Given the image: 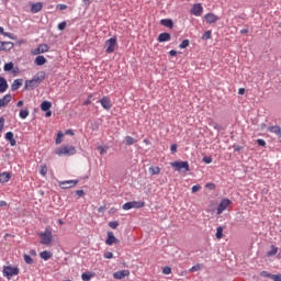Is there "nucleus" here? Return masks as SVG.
Masks as SVG:
<instances>
[{"label":"nucleus","mask_w":281,"mask_h":281,"mask_svg":"<svg viewBox=\"0 0 281 281\" xmlns=\"http://www.w3.org/2000/svg\"><path fill=\"white\" fill-rule=\"evenodd\" d=\"M38 236L41 238V241H40L41 245H46L47 247L52 245V240H53L52 228L46 227L45 232L40 233Z\"/></svg>","instance_id":"obj_1"},{"label":"nucleus","mask_w":281,"mask_h":281,"mask_svg":"<svg viewBox=\"0 0 281 281\" xmlns=\"http://www.w3.org/2000/svg\"><path fill=\"white\" fill-rule=\"evenodd\" d=\"M178 172H190V164L188 161H173L170 164Z\"/></svg>","instance_id":"obj_2"},{"label":"nucleus","mask_w":281,"mask_h":281,"mask_svg":"<svg viewBox=\"0 0 281 281\" xmlns=\"http://www.w3.org/2000/svg\"><path fill=\"white\" fill-rule=\"evenodd\" d=\"M42 75L40 77H36L32 80H27L25 82V88L26 89H36V87H38V85H41V82H43V80H45V72H41Z\"/></svg>","instance_id":"obj_3"},{"label":"nucleus","mask_w":281,"mask_h":281,"mask_svg":"<svg viewBox=\"0 0 281 281\" xmlns=\"http://www.w3.org/2000/svg\"><path fill=\"white\" fill-rule=\"evenodd\" d=\"M56 155L63 157V155L71 156L76 155V147L74 146H64L56 150Z\"/></svg>","instance_id":"obj_4"},{"label":"nucleus","mask_w":281,"mask_h":281,"mask_svg":"<svg viewBox=\"0 0 281 281\" xmlns=\"http://www.w3.org/2000/svg\"><path fill=\"white\" fill-rule=\"evenodd\" d=\"M117 46V37H111L105 41V52L106 54H113L115 47Z\"/></svg>","instance_id":"obj_5"},{"label":"nucleus","mask_w":281,"mask_h":281,"mask_svg":"<svg viewBox=\"0 0 281 281\" xmlns=\"http://www.w3.org/2000/svg\"><path fill=\"white\" fill-rule=\"evenodd\" d=\"M145 205H146L145 202L132 201V202H127V203L123 204L122 209L125 211H128V210H133V209L144 207Z\"/></svg>","instance_id":"obj_6"},{"label":"nucleus","mask_w":281,"mask_h":281,"mask_svg":"<svg viewBox=\"0 0 281 281\" xmlns=\"http://www.w3.org/2000/svg\"><path fill=\"white\" fill-rule=\"evenodd\" d=\"M3 276L4 278H8V280H10V278H13V276H19V268L5 266L3 268Z\"/></svg>","instance_id":"obj_7"},{"label":"nucleus","mask_w":281,"mask_h":281,"mask_svg":"<svg viewBox=\"0 0 281 281\" xmlns=\"http://www.w3.org/2000/svg\"><path fill=\"white\" fill-rule=\"evenodd\" d=\"M49 52V45L47 44H40L37 48L31 50L32 56H38L41 54H45Z\"/></svg>","instance_id":"obj_8"},{"label":"nucleus","mask_w":281,"mask_h":281,"mask_svg":"<svg viewBox=\"0 0 281 281\" xmlns=\"http://www.w3.org/2000/svg\"><path fill=\"white\" fill-rule=\"evenodd\" d=\"M229 205H232V200H229V199H223V200L220 202L218 206H217V214H218V215L223 214V212H224L225 210H227V207H229Z\"/></svg>","instance_id":"obj_9"},{"label":"nucleus","mask_w":281,"mask_h":281,"mask_svg":"<svg viewBox=\"0 0 281 281\" xmlns=\"http://www.w3.org/2000/svg\"><path fill=\"white\" fill-rule=\"evenodd\" d=\"M78 186V180H66L59 182V188L63 190H69V188H76Z\"/></svg>","instance_id":"obj_10"},{"label":"nucleus","mask_w":281,"mask_h":281,"mask_svg":"<svg viewBox=\"0 0 281 281\" xmlns=\"http://www.w3.org/2000/svg\"><path fill=\"white\" fill-rule=\"evenodd\" d=\"M190 14L193 16H201L203 14V4L195 3L190 10Z\"/></svg>","instance_id":"obj_11"},{"label":"nucleus","mask_w":281,"mask_h":281,"mask_svg":"<svg viewBox=\"0 0 281 281\" xmlns=\"http://www.w3.org/2000/svg\"><path fill=\"white\" fill-rule=\"evenodd\" d=\"M131 276V270H119L113 273L114 280H124V278H128Z\"/></svg>","instance_id":"obj_12"},{"label":"nucleus","mask_w":281,"mask_h":281,"mask_svg":"<svg viewBox=\"0 0 281 281\" xmlns=\"http://www.w3.org/2000/svg\"><path fill=\"white\" fill-rule=\"evenodd\" d=\"M204 19H205L206 23H209V25H212V23H216L217 21H220L221 18H218V15H216L214 13H206L204 15Z\"/></svg>","instance_id":"obj_13"},{"label":"nucleus","mask_w":281,"mask_h":281,"mask_svg":"<svg viewBox=\"0 0 281 281\" xmlns=\"http://www.w3.org/2000/svg\"><path fill=\"white\" fill-rule=\"evenodd\" d=\"M117 243H120V239H117L115 237V235L113 234V232H109L108 233V238L105 240V244H108L109 246L111 245H117Z\"/></svg>","instance_id":"obj_14"},{"label":"nucleus","mask_w":281,"mask_h":281,"mask_svg":"<svg viewBox=\"0 0 281 281\" xmlns=\"http://www.w3.org/2000/svg\"><path fill=\"white\" fill-rule=\"evenodd\" d=\"M100 102L101 106L105 109V111H110L111 106H113V103H111V99L109 97H103Z\"/></svg>","instance_id":"obj_15"},{"label":"nucleus","mask_w":281,"mask_h":281,"mask_svg":"<svg viewBox=\"0 0 281 281\" xmlns=\"http://www.w3.org/2000/svg\"><path fill=\"white\" fill-rule=\"evenodd\" d=\"M14 47L12 42H0V52H10Z\"/></svg>","instance_id":"obj_16"},{"label":"nucleus","mask_w":281,"mask_h":281,"mask_svg":"<svg viewBox=\"0 0 281 281\" xmlns=\"http://www.w3.org/2000/svg\"><path fill=\"white\" fill-rule=\"evenodd\" d=\"M9 102H12V94H5L2 99H0V109L5 108Z\"/></svg>","instance_id":"obj_17"},{"label":"nucleus","mask_w":281,"mask_h":281,"mask_svg":"<svg viewBox=\"0 0 281 281\" xmlns=\"http://www.w3.org/2000/svg\"><path fill=\"white\" fill-rule=\"evenodd\" d=\"M170 38H171L170 33H160L158 35L157 41H158V43H168V41H170Z\"/></svg>","instance_id":"obj_18"},{"label":"nucleus","mask_w":281,"mask_h":281,"mask_svg":"<svg viewBox=\"0 0 281 281\" xmlns=\"http://www.w3.org/2000/svg\"><path fill=\"white\" fill-rule=\"evenodd\" d=\"M10 179H12V175L10 172L4 171L0 173V183H8Z\"/></svg>","instance_id":"obj_19"},{"label":"nucleus","mask_w":281,"mask_h":281,"mask_svg":"<svg viewBox=\"0 0 281 281\" xmlns=\"http://www.w3.org/2000/svg\"><path fill=\"white\" fill-rule=\"evenodd\" d=\"M7 142H10V146H16V139H14V133L8 132L4 136Z\"/></svg>","instance_id":"obj_20"},{"label":"nucleus","mask_w":281,"mask_h":281,"mask_svg":"<svg viewBox=\"0 0 281 281\" xmlns=\"http://www.w3.org/2000/svg\"><path fill=\"white\" fill-rule=\"evenodd\" d=\"M21 87H23V79H15L11 85V90L16 91L18 89H21Z\"/></svg>","instance_id":"obj_21"},{"label":"nucleus","mask_w":281,"mask_h":281,"mask_svg":"<svg viewBox=\"0 0 281 281\" xmlns=\"http://www.w3.org/2000/svg\"><path fill=\"white\" fill-rule=\"evenodd\" d=\"M8 91V81L5 78L0 77V93H5Z\"/></svg>","instance_id":"obj_22"},{"label":"nucleus","mask_w":281,"mask_h":281,"mask_svg":"<svg viewBox=\"0 0 281 281\" xmlns=\"http://www.w3.org/2000/svg\"><path fill=\"white\" fill-rule=\"evenodd\" d=\"M160 25H164V27H169V30H172V27H175V23L170 19H162L160 21Z\"/></svg>","instance_id":"obj_23"},{"label":"nucleus","mask_w":281,"mask_h":281,"mask_svg":"<svg viewBox=\"0 0 281 281\" xmlns=\"http://www.w3.org/2000/svg\"><path fill=\"white\" fill-rule=\"evenodd\" d=\"M42 10H43V3L36 2V3L32 4L31 12H33V14H36L37 12H41Z\"/></svg>","instance_id":"obj_24"},{"label":"nucleus","mask_w":281,"mask_h":281,"mask_svg":"<svg viewBox=\"0 0 281 281\" xmlns=\"http://www.w3.org/2000/svg\"><path fill=\"white\" fill-rule=\"evenodd\" d=\"M268 131L270 133H274V135H277V137H281V127L280 126H278V125L270 126V127H268Z\"/></svg>","instance_id":"obj_25"},{"label":"nucleus","mask_w":281,"mask_h":281,"mask_svg":"<svg viewBox=\"0 0 281 281\" xmlns=\"http://www.w3.org/2000/svg\"><path fill=\"white\" fill-rule=\"evenodd\" d=\"M46 63H47V59L43 55H38L35 58V65H37V67H42V65H45Z\"/></svg>","instance_id":"obj_26"},{"label":"nucleus","mask_w":281,"mask_h":281,"mask_svg":"<svg viewBox=\"0 0 281 281\" xmlns=\"http://www.w3.org/2000/svg\"><path fill=\"white\" fill-rule=\"evenodd\" d=\"M278 255V247L271 246L270 250L267 252V258H273V256Z\"/></svg>","instance_id":"obj_27"},{"label":"nucleus","mask_w":281,"mask_h":281,"mask_svg":"<svg viewBox=\"0 0 281 281\" xmlns=\"http://www.w3.org/2000/svg\"><path fill=\"white\" fill-rule=\"evenodd\" d=\"M49 109H52V102L49 101H43L41 103V110L42 111H49Z\"/></svg>","instance_id":"obj_28"},{"label":"nucleus","mask_w":281,"mask_h":281,"mask_svg":"<svg viewBox=\"0 0 281 281\" xmlns=\"http://www.w3.org/2000/svg\"><path fill=\"white\" fill-rule=\"evenodd\" d=\"M40 258H42V260H49V258H52V252L44 250L40 254Z\"/></svg>","instance_id":"obj_29"},{"label":"nucleus","mask_w":281,"mask_h":281,"mask_svg":"<svg viewBox=\"0 0 281 281\" xmlns=\"http://www.w3.org/2000/svg\"><path fill=\"white\" fill-rule=\"evenodd\" d=\"M161 168L159 167H149V175L155 176V175H160Z\"/></svg>","instance_id":"obj_30"},{"label":"nucleus","mask_w":281,"mask_h":281,"mask_svg":"<svg viewBox=\"0 0 281 281\" xmlns=\"http://www.w3.org/2000/svg\"><path fill=\"white\" fill-rule=\"evenodd\" d=\"M40 175H42V177L47 176V165L44 164L40 166Z\"/></svg>","instance_id":"obj_31"},{"label":"nucleus","mask_w":281,"mask_h":281,"mask_svg":"<svg viewBox=\"0 0 281 281\" xmlns=\"http://www.w3.org/2000/svg\"><path fill=\"white\" fill-rule=\"evenodd\" d=\"M202 269H203V265L198 263V265L191 267L189 271H190L191 273H194L195 271H201Z\"/></svg>","instance_id":"obj_32"},{"label":"nucleus","mask_w":281,"mask_h":281,"mask_svg":"<svg viewBox=\"0 0 281 281\" xmlns=\"http://www.w3.org/2000/svg\"><path fill=\"white\" fill-rule=\"evenodd\" d=\"M217 240H221V238H223V226H218L216 228V234H215Z\"/></svg>","instance_id":"obj_33"},{"label":"nucleus","mask_w":281,"mask_h":281,"mask_svg":"<svg viewBox=\"0 0 281 281\" xmlns=\"http://www.w3.org/2000/svg\"><path fill=\"white\" fill-rule=\"evenodd\" d=\"M187 47H190V40H183L179 45L180 49H186Z\"/></svg>","instance_id":"obj_34"},{"label":"nucleus","mask_w":281,"mask_h":281,"mask_svg":"<svg viewBox=\"0 0 281 281\" xmlns=\"http://www.w3.org/2000/svg\"><path fill=\"white\" fill-rule=\"evenodd\" d=\"M12 69H14V63H12V61L5 64L3 67L4 71H12Z\"/></svg>","instance_id":"obj_35"},{"label":"nucleus","mask_w":281,"mask_h":281,"mask_svg":"<svg viewBox=\"0 0 281 281\" xmlns=\"http://www.w3.org/2000/svg\"><path fill=\"white\" fill-rule=\"evenodd\" d=\"M125 144L126 146H133V144H135V138H133L132 136H126Z\"/></svg>","instance_id":"obj_36"},{"label":"nucleus","mask_w":281,"mask_h":281,"mask_svg":"<svg viewBox=\"0 0 281 281\" xmlns=\"http://www.w3.org/2000/svg\"><path fill=\"white\" fill-rule=\"evenodd\" d=\"M30 115V111L27 110H21L20 111V117L21 120H26V117Z\"/></svg>","instance_id":"obj_37"},{"label":"nucleus","mask_w":281,"mask_h":281,"mask_svg":"<svg viewBox=\"0 0 281 281\" xmlns=\"http://www.w3.org/2000/svg\"><path fill=\"white\" fill-rule=\"evenodd\" d=\"M24 262H26V265H34V259H32L30 255H24Z\"/></svg>","instance_id":"obj_38"},{"label":"nucleus","mask_w":281,"mask_h":281,"mask_svg":"<svg viewBox=\"0 0 281 281\" xmlns=\"http://www.w3.org/2000/svg\"><path fill=\"white\" fill-rule=\"evenodd\" d=\"M109 227H111V229H117V227H120V223L116 221L110 222Z\"/></svg>","instance_id":"obj_39"},{"label":"nucleus","mask_w":281,"mask_h":281,"mask_svg":"<svg viewBox=\"0 0 281 281\" xmlns=\"http://www.w3.org/2000/svg\"><path fill=\"white\" fill-rule=\"evenodd\" d=\"M91 278H92V276L89 274V273H87V272H83V273L81 274V279H82L83 281H90Z\"/></svg>","instance_id":"obj_40"},{"label":"nucleus","mask_w":281,"mask_h":281,"mask_svg":"<svg viewBox=\"0 0 281 281\" xmlns=\"http://www.w3.org/2000/svg\"><path fill=\"white\" fill-rule=\"evenodd\" d=\"M202 38H203L204 41H209V38H212V31H206V32L203 34Z\"/></svg>","instance_id":"obj_41"},{"label":"nucleus","mask_w":281,"mask_h":281,"mask_svg":"<svg viewBox=\"0 0 281 281\" xmlns=\"http://www.w3.org/2000/svg\"><path fill=\"white\" fill-rule=\"evenodd\" d=\"M162 273H164V276H170V273H172V268H170V267H165V268L162 269Z\"/></svg>","instance_id":"obj_42"},{"label":"nucleus","mask_w":281,"mask_h":281,"mask_svg":"<svg viewBox=\"0 0 281 281\" xmlns=\"http://www.w3.org/2000/svg\"><path fill=\"white\" fill-rule=\"evenodd\" d=\"M63 137H64V134L59 132V133L57 134V138H56V140H55L56 144H61V143H63Z\"/></svg>","instance_id":"obj_43"},{"label":"nucleus","mask_w":281,"mask_h":281,"mask_svg":"<svg viewBox=\"0 0 281 281\" xmlns=\"http://www.w3.org/2000/svg\"><path fill=\"white\" fill-rule=\"evenodd\" d=\"M261 278H270L273 277V274L269 273L268 271H261L260 272Z\"/></svg>","instance_id":"obj_44"},{"label":"nucleus","mask_w":281,"mask_h":281,"mask_svg":"<svg viewBox=\"0 0 281 281\" xmlns=\"http://www.w3.org/2000/svg\"><path fill=\"white\" fill-rule=\"evenodd\" d=\"M91 98H93V94H89L87 100L83 102V106H89L91 104Z\"/></svg>","instance_id":"obj_45"},{"label":"nucleus","mask_w":281,"mask_h":281,"mask_svg":"<svg viewBox=\"0 0 281 281\" xmlns=\"http://www.w3.org/2000/svg\"><path fill=\"white\" fill-rule=\"evenodd\" d=\"M103 257H104L106 260H111V258H113V252L106 251V252L103 254Z\"/></svg>","instance_id":"obj_46"},{"label":"nucleus","mask_w":281,"mask_h":281,"mask_svg":"<svg viewBox=\"0 0 281 281\" xmlns=\"http://www.w3.org/2000/svg\"><path fill=\"white\" fill-rule=\"evenodd\" d=\"M205 188H207V190H216V184L209 182L205 184Z\"/></svg>","instance_id":"obj_47"},{"label":"nucleus","mask_w":281,"mask_h":281,"mask_svg":"<svg viewBox=\"0 0 281 281\" xmlns=\"http://www.w3.org/2000/svg\"><path fill=\"white\" fill-rule=\"evenodd\" d=\"M3 126H5V119L3 116L0 117V133L3 131Z\"/></svg>","instance_id":"obj_48"},{"label":"nucleus","mask_w":281,"mask_h":281,"mask_svg":"<svg viewBox=\"0 0 281 281\" xmlns=\"http://www.w3.org/2000/svg\"><path fill=\"white\" fill-rule=\"evenodd\" d=\"M67 27V22H61L58 24V30L63 31Z\"/></svg>","instance_id":"obj_49"},{"label":"nucleus","mask_w":281,"mask_h":281,"mask_svg":"<svg viewBox=\"0 0 281 281\" xmlns=\"http://www.w3.org/2000/svg\"><path fill=\"white\" fill-rule=\"evenodd\" d=\"M4 36H7L8 38H11V41H16V37L12 33H4Z\"/></svg>","instance_id":"obj_50"},{"label":"nucleus","mask_w":281,"mask_h":281,"mask_svg":"<svg viewBox=\"0 0 281 281\" xmlns=\"http://www.w3.org/2000/svg\"><path fill=\"white\" fill-rule=\"evenodd\" d=\"M257 144L258 146H267V142H265L262 138L257 139Z\"/></svg>","instance_id":"obj_51"},{"label":"nucleus","mask_w":281,"mask_h":281,"mask_svg":"<svg viewBox=\"0 0 281 281\" xmlns=\"http://www.w3.org/2000/svg\"><path fill=\"white\" fill-rule=\"evenodd\" d=\"M271 280L281 281V274H272Z\"/></svg>","instance_id":"obj_52"},{"label":"nucleus","mask_w":281,"mask_h":281,"mask_svg":"<svg viewBox=\"0 0 281 281\" xmlns=\"http://www.w3.org/2000/svg\"><path fill=\"white\" fill-rule=\"evenodd\" d=\"M199 190H201V186L200 184H195L192 187V193L194 194V192H199Z\"/></svg>","instance_id":"obj_53"},{"label":"nucleus","mask_w":281,"mask_h":281,"mask_svg":"<svg viewBox=\"0 0 281 281\" xmlns=\"http://www.w3.org/2000/svg\"><path fill=\"white\" fill-rule=\"evenodd\" d=\"M233 148L236 153H240V150H243V146L240 145H234Z\"/></svg>","instance_id":"obj_54"},{"label":"nucleus","mask_w":281,"mask_h":281,"mask_svg":"<svg viewBox=\"0 0 281 281\" xmlns=\"http://www.w3.org/2000/svg\"><path fill=\"white\" fill-rule=\"evenodd\" d=\"M170 150H171L172 155H175V153H177V144H172L170 147Z\"/></svg>","instance_id":"obj_55"},{"label":"nucleus","mask_w":281,"mask_h":281,"mask_svg":"<svg viewBox=\"0 0 281 281\" xmlns=\"http://www.w3.org/2000/svg\"><path fill=\"white\" fill-rule=\"evenodd\" d=\"M203 162L204 164H212V158L211 157H204Z\"/></svg>","instance_id":"obj_56"},{"label":"nucleus","mask_w":281,"mask_h":281,"mask_svg":"<svg viewBox=\"0 0 281 281\" xmlns=\"http://www.w3.org/2000/svg\"><path fill=\"white\" fill-rule=\"evenodd\" d=\"M98 150H100V155H104V153H106V149L102 146L98 147Z\"/></svg>","instance_id":"obj_57"},{"label":"nucleus","mask_w":281,"mask_h":281,"mask_svg":"<svg viewBox=\"0 0 281 281\" xmlns=\"http://www.w3.org/2000/svg\"><path fill=\"white\" fill-rule=\"evenodd\" d=\"M76 194H77L78 196H82V195L85 194V190H77V191H76Z\"/></svg>","instance_id":"obj_58"},{"label":"nucleus","mask_w":281,"mask_h":281,"mask_svg":"<svg viewBox=\"0 0 281 281\" xmlns=\"http://www.w3.org/2000/svg\"><path fill=\"white\" fill-rule=\"evenodd\" d=\"M238 94L239 95H245V88H239L238 89Z\"/></svg>","instance_id":"obj_59"},{"label":"nucleus","mask_w":281,"mask_h":281,"mask_svg":"<svg viewBox=\"0 0 281 281\" xmlns=\"http://www.w3.org/2000/svg\"><path fill=\"white\" fill-rule=\"evenodd\" d=\"M240 34H249V30L248 29H243V30H240Z\"/></svg>","instance_id":"obj_60"},{"label":"nucleus","mask_w":281,"mask_h":281,"mask_svg":"<svg viewBox=\"0 0 281 281\" xmlns=\"http://www.w3.org/2000/svg\"><path fill=\"white\" fill-rule=\"evenodd\" d=\"M169 56H177V50H175V49L170 50Z\"/></svg>","instance_id":"obj_61"},{"label":"nucleus","mask_w":281,"mask_h":281,"mask_svg":"<svg viewBox=\"0 0 281 281\" xmlns=\"http://www.w3.org/2000/svg\"><path fill=\"white\" fill-rule=\"evenodd\" d=\"M45 117H52V111L47 110L46 114H45Z\"/></svg>","instance_id":"obj_62"},{"label":"nucleus","mask_w":281,"mask_h":281,"mask_svg":"<svg viewBox=\"0 0 281 281\" xmlns=\"http://www.w3.org/2000/svg\"><path fill=\"white\" fill-rule=\"evenodd\" d=\"M59 9L60 10H67V5L66 4H59Z\"/></svg>","instance_id":"obj_63"},{"label":"nucleus","mask_w":281,"mask_h":281,"mask_svg":"<svg viewBox=\"0 0 281 281\" xmlns=\"http://www.w3.org/2000/svg\"><path fill=\"white\" fill-rule=\"evenodd\" d=\"M30 256H36V250L34 249L30 250Z\"/></svg>","instance_id":"obj_64"}]
</instances>
